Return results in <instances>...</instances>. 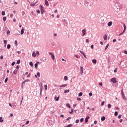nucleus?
Listing matches in <instances>:
<instances>
[{
    "instance_id": "338daca9",
    "label": "nucleus",
    "mask_w": 127,
    "mask_h": 127,
    "mask_svg": "<svg viewBox=\"0 0 127 127\" xmlns=\"http://www.w3.org/2000/svg\"><path fill=\"white\" fill-rule=\"evenodd\" d=\"M94 125H96L97 124V121H94Z\"/></svg>"
},
{
    "instance_id": "f8f14e48",
    "label": "nucleus",
    "mask_w": 127,
    "mask_h": 127,
    "mask_svg": "<svg viewBox=\"0 0 127 127\" xmlns=\"http://www.w3.org/2000/svg\"><path fill=\"white\" fill-rule=\"evenodd\" d=\"M60 87L61 88H65V87H67V84L61 85H60Z\"/></svg>"
},
{
    "instance_id": "0e129e2a",
    "label": "nucleus",
    "mask_w": 127,
    "mask_h": 127,
    "mask_svg": "<svg viewBox=\"0 0 127 127\" xmlns=\"http://www.w3.org/2000/svg\"><path fill=\"white\" fill-rule=\"evenodd\" d=\"M99 85H100V86H103V83L100 82V83H99Z\"/></svg>"
},
{
    "instance_id": "69168bd1",
    "label": "nucleus",
    "mask_w": 127,
    "mask_h": 127,
    "mask_svg": "<svg viewBox=\"0 0 127 127\" xmlns=\"http://www.w3.org/2000/svg\"><path fill=\"white\" fill-rule=\"evenodd\" d=\"M119 122L120 123H123V119H120Z\"/></svg>"
},
{
    "instance_id": "f257e3e1",
    "label": "nucleus",
    "mask_w": 127,
    "mask_h": 127,
    "mask_svg": "<svg viewBox=\"0 0 127 127\" xmlns=\"http://www.w3.org/2000/svg\"><path fill=\"white\" fill-rule=\"evenodd\" d=\"M123 26L124 27V29L123 31V32H122L121 33H120L119 35V36H121V35H123V34H124V33H125V32H126V30L127 29V26H126V24L123 23Z\"/></svg>"
},
{
    "instance_id": "473e14b6",
    "label": "nucleus",
    "mask_w": 127,
    "mask_h": 127,
    "mask_svg": "<svg viewBox=\"0 0 127 127\" xmlns=\"http://www.w3.org/2000/svg\"><path fill=\"white\" fill-rule=\"evenodd\" d=\"M13 73L14 75H15V74H16L17 73V70H14Z\"/></svg>"
},
{
    "instance_id": "79ce46f5",
    "label": "nucleus",
    "mask_w": 127,
    "mask_h": 127,
    "mask_svg": "<svg viewBox=\"0 0 127 127\" xmlns=\"http://www.w3.org/2000/svg\"><path fill=\"white\" fill-rule=\"evenodd\" d=\"M74 113V111H73V109H71V111L69 112V114H73Z\"/></svg>"
},
{
    "instance_id": "6ab92c4d",
    "label": "nucleus",
    "mask_w": 127,
    "mask_h": 127,
    "mask_svg": "<svg viewBox=\"0 0 127 127\" xmlns=\"http://www.w3.org/2000/svg\"><path fill=\"white\" fill-rule=\"evenodd\" d=\"M106 120V117L105 116H103L101 117V121L102 122H104Z\"/></svg>"
},
{
    "instance_id": "a878e982",
    "label": "nucleus",
    "mask_w": 127,
    "mask_h": 127,
    "mask_svg": "<svg viewBox=\"0 0 127 127\" xmlns=\"http://www.w3.org/2000/svg\"><path fill=\"white\" fill-rule=\"evenodd\" d=\"M79 123H80V120L77 119V120L75 121V123H76V124H79Z\"/></svg>"
},
{
    "instance_id": "a18cd8bd",
    "label": "nucleus",
    "mask_w": 127,
    "mask_h": 127,
    "mask_svg": "<svg viewBox=\"0 0 127 127\" xmlns=\"http://www.w3.org/2000/svg\"><path fill=\"white\" fill-rule=\"evenodd\" d=\"M31 6H34L35 5V3H31L30 4Z\"/></svg>"
},
{
    "instance_id": "774afa93",
    "label": "nucleus",
    "mask_w": 127,
    "mask_h": 127,
    "mask_svg": "<svg viewBox=\"0 0 127 127\" xmlns=\"http://www.w3.org/2000/svg\"><path fill=\"white\" fill-rule=\"evenodd\" d=\"M124 53L125 54H127V51H124Z\"/></svg>"
},
{
    "instance_id": "de8ad7c7",
    "label": "nucleus",
    "mask_w": 127,
    "mask_h": 127,
    "mask_svg": "<svg viewBox=\"0 0 127 127\" xmlns=\"http://www.w3.org/2000/svg\"><path fill=\"white\" fill-rule=\"evenodd\" d=\"M76 99H77V101H82V99L79 97H77Z\"/></svg>"
},
{
    "instance_id": "b1692460",
    "label": "nucleus",
    "mask_w": 127,
    "mask_h": 127,
    "mask_svg": "<svg viewBox=\"0 0 127 127\" xmlns=\"http://www.w3.org/2000/svg\"><path fill=\"white\" fill-rule=\"evenodd\" d=\"M82 96H83V93L82 92H80L78 94V97H82Z\"/></svg>"
},
{
    "instance_id": "c85d7f7f",
    "label": "nucleus",
    "mask_w": 127,
    "mask_h": 127,
    "mask_svg": "<svg viewBox=\"0 0 127 127\" xmlns=\"http://www.w3.org/2000/svg\"><path fill=\"white\" fill-rule=\"evenodd\" d=\"M1 14L2 15H5V12L4 11H2Z\"/></svg>"
},
{
    "instance_id": "5701e85b",
    "label": "nucleus",
    "mask_w": 127,
    "mask_h": 127,
    "mask_svg": "<svg viewBox=\"0 0 127 127\" xmlns=\"http://www.w3.org/2000/svg\"><path fill=\"white\" fill-rule=\"evenodd\" d=\"M64 81H67V80H68V77L67 76H64Z\"/></svg>"
},
{
    "instance_id": "7c9ffc66",
    "label": "nucleus",
    "mask_w": 127,
    "mask_h": 127,
    "mask_svg": "<svg viewBox=\"0 0 127 127\" xmlns=\"http://www.w3.org/2000/svg\"><path fill=\"white\" fill-rule=\"evenodd\" d=\"M25 83H28V82H30V80L29 79H26L24 80Z\"/></svg>"
},
{
    "instance_id": "052dcab7",
    "label": "nucleus",
    "mask_w": 127,
    "mask_h": 127,
    "mask_svg": "<svg viewBox=\"0 0 127 127\" xmlns=\"http://www.w3.org/2000/svg\"><path fill=\"white\" fill-rule=\"evenodd\" d=\"M28 124H29V121H27L25 125H28Z\"/></svg>"
},
{
    "instance_id": "4468645a",
    "label": "nucleus",
    "mask_w": 127,
    "mask_h": 127,
    "mask_svg": "<svg viewBox=\"0 0 127 127\" xmlns=\"http://www.w3.org/2000/svg\"><path fill=\"white\" fill-rule=\"evenodd\" d=\"M45 3L47 6H48L49 5V3L48 2V1L47 0H45Z\"/></svg>"
},
{
    "instance_id": "864d4df0",
    "label": "nucleus",
    "mask_w": 127,
    "mask_h": 127,
    "mask_svg": "<svg viewBox=\"0 0 127 127\" xmlns=\"http://www.w3.org/2000/svg\"><path fill=\"white\" fill-rule=\"evenodd\" d=\"M15 64V62H12V64H11V65H12V66H14Z\"/></svg>"
},
{
    "instance_id": "4d7b16f0",
    "label": "nucleus",
    "mask_w": 127,
    "mask_h": 127,
    "mask_svg": "<svg viewBox=\"0 0 127 127\" xmlns=\"http://www.w3.org/2000/svg\"><path fill=\"white\" fill-rule=\"evenodd\" d=\"M117 42V39H114L113 40V42L114 43H115V42Z\"/></svg>"
},
{
    "instance_id": "e433bc0d",
    "label": "nucleus",
    "mask_w": 127,
    "mask_h": 127,
    "mask_svg": "<svg viewBox=\"0 0 127 127\" xmlns=\"http://www.w3.org/2000/svg\"><path fill=\"white\" fill-rule=\"evenodd\" d=\"M29 65H30V66H33V63H32V62H30L29 63Z\"/></svg>"
},
{
    "instance_id": "393cba45",
    "label": "nucleus",
    "mask_w": 127,
    "mask_h": 127,
    "mask_svg": "<svg viewBox=\"0 0 127 127\" xmlns=\"http://www.w3.org/2000/svg\"><path fill=\"white\" fill-rule=\"evenodd\" d=\"M10 47H11L10 44H8V45H7V49H10Z\"/></svg>"
},
{
    "instance_id": "1a4fd4ad",
    "label": "nucleus",
    "mask_w": 127,
    "mask_h": 127,
    "mask_svg": "<svg viewBox=\"0 0 127 127\" xmlns=\"http://www.w3.org/2000/svg\"><path fill=\"white\" fill-rule=\"evenodd\" d=\"M80 52L81 54H82V55H83L84 57L86 58V59H87V56H86V55L85 54V53H84V52L82 51H80Z\"/></svg>"
},
{
    "instance_id": "3c124183",
    "label": "nucleus",
    "mask_w": 127,
    "mask_h": 127,
    "mask_svg": "<svg viewBox=\"0 0 127 127\" xmlns=\"http://www.w3.org/2000/svg\"><path fill=\"white\" fill-rule=\"evenodd\" d=\"M36 55H37V56H39V52H38V51L36 52Z\"/></svg>"
},
{
    "instance_id": "6e6d98bb",
    "label": "nucleus",
    "mask_w": 127,
    "mask_h": 127,
    "mask_svg": "<svg viewBox=\"0 0 127 127\" xmlns=\"http://www.w3.org/2000/svg\"><path fill=\"white\" fill-rule=\"evenodd\" d=\"M44 87H45V90H47V85H45Z\"/></svg>"
},
{
    "instance_id": "2eb2a0df",
    "label": "nucleus",
    "mask_w": 127,
    "mask_h": 127,
    "mask_svg": "<svg viewBox=\"0 0 127 127\" xmlns=\"http://www.w3.org/2000/svg\"><path fill=\"white\" fill-rule=\"evenodd\" d=\"M103 38L104 40H107V39H108V36H107V34L104 35Z\"/></svg>"
},
{
    "instance_id": "8fccbe9b",
    "label": "nucleus",
    "mask_w": 127,
    "mask_h": 127,
    "mask_svg": "<svg viewBox=\"0 0 127 127\" xmlns=\"http://www.w3.org/2000/svg\"><path fill=\"white\" fill-rule=\"evenodd\" d=\"M0 59L1 60H2V59H3V56H2V55L0 56Z\"/></svg>"
},
{
    "instance_id": "c756f323",
    "label": "nucleus",
    "mask_w": 127,
    "mask_h": 127,
    "mask_svg": "<svg viewBox=\"0 0 127 127\" xmlns=\"http://www.w3.org/2000/svg\"><path fill=\"white\" fill-rule=\"evenodd\" d=\"M3 122V120L2 119V117H0V123H2Z\"/></svg>"
},
{
    "instance_id": "f3484780",
    "label": "nucleus",
    "mask_w": 127,
    "mask_h": 127,
    "mask_svg": "<svg viewBox=\"0 0 127 127\" xmlns=\"http://www.w3.org/2000/svg\"><path fill=\"white\" fill-rule=\"evenodd\" d=\"M60 98V97H57V96H55V101H59V98Z\"/></svg>"
},
{
    "instance_id": "20e7f679",
    "label": "nucleus",
    "mask_w": 127,
    "mask_h": 127,
    "mask_svg": "<svg viewBox=\"0 0 127 127\" xmlns=\"http://www.w3.org/2000/svg\"><path fill=\"white\" fill-rule=\"evenodd\" d=\"M49 55H51V58L53 60H54L55 59V56L53 54V53L50 52L49 53Z\"/></svg>"
},
{
    "instance_id": "603ef678",
    "label": "nucleus",
    "mask_w": 127,
    "mask_h": 127,
    "mask_svg": "<svg viewBox=\"0 0 127 127\" xmlns=\"http://www.w3.org/2000/svg\"><path fill=\"white\" fill-rule=\"evenodd\" d=\"M71 118H72V117H69L67 118L66 119V121H69V120H71Z\"/></svg>"
},
{
    "instance_id": "cd10ccee",
    "label": "nucleus",
    "mask_w": 127,
    "mask_h": 127,
    "mask_svg": "<svg viewBox=\"0 0 127 127\" xmlns=\"http://www.w3.org/2000/svg\"><path fill=\"white\" fill-rule=\"evenodd\" d=\"M108 109H111V108H112V106L111 105V104H108Z\"/></svg>"
},
{
    "instance_id": "412c9836",
    "label": "nucleus",
    "mask_w": 127,
    "mask_h": 127,
    "mask_svg": "<svg viewBox=\"0 0 127 127\" xmlns=\"http://www.w3.org/2000/svg\"><path fill=\"white\" fill-rule=\"evenodd\" d=\"M69 92H70V90L68 89V90H65L64 91V94H67V93H69Z\"/></svg>"
},
{
    "instance_id": "bb28decb",
    "label": "nucleus",
    "mask_w": 127,
    "mask_h": 127,
    "mask_svg": "<svg viewBox=\"0 0 127 127\" xmlns=\"http://www.w3.org/2000/svg\"><path fill=\"white\" fill-rule=\"evenodd\" d=\"M25 83V82H24V81L21 84V87L23 88V87H24V83Z\"/></svg>"
},
{
    "instance_id": "9d476101",
    "label": "nucleus",
    "mask_w": 127,
    "mask_h": 127,
    "mask_svg": "<svg viewBox=\"0 0 127 127\" xmlns=\"http://www.w3.org/2000/svg\"><path fill=\"white\" fill-rule=\"evenodd\" d=\"M64 26H67L68 25V23H67V21L66 20H64Z\"/></svg>"
},
{
    "instance_id": "680f3d73",
    "label": "nucleus",
    "mask_w": 127,
    "mask_h": 127,
    "mask_svg": "<svg viewBox=\"0 0 127 127\" xmlns=\"http://www.w3.org/2000/svg\"><path fill=\"white\" fill-rule=\"evenodd\" d=\"M16 69H17V70H18V69H19V66L17 65V66H16Z\"/></svg>"
},
{
    "instance_id": "f03ea898",
    "label": "nucleus",
    "mask_w": 127,
    "mask_h": 127,
    "mask_svg": "<svg viewBox=\"0 0 127 127\" xmlns=\"http://www.w3.org/2000/svg\"><path fill=\"white\" fill-rule=\"evenodd\" d=\"M40 9L42 14L45 13V10H44V8L42 6V5H40Z\"/></svg>"
},
{
    "instance_id": "09e8293b",
    "label": "nucleus",
    "mask_w": 127,
    "mask_h": 127,
    "mask_svg": "<svg viewBox=\"0 0 127 127\" xmlns=\"http://www.w3.org/2000/svg\"><path fill=\"white\" fill-rule=\"evenodd\" d=\"M92 95H93V93H92V92H90L89 93V97H92Z\"/></svg>"
},
{
    "instance_id": "5fc2aeb1",
    "label": "nucleus",
    "mask_w": 127,
    "mask_h": 127,
    "mask_svg": "<svg viewBox=\"0 0 127 127\" xmlns=\"http://www.w3.org/2000/svg\"><path fill=\"white\" fill-rule=\"evenodd\" d=\"M104 105H105V102L102 101V102H101V106H104Z\"/></svg>"
},
{
    "instance_id": "0eeeda50",
    "label": "nucleus",
    "mask_w": 127,
    "mask_h": 127,
    "mask_svg": "<svg viewBox=\"0 0 127 127\" xmlns=\"http://www.w3.org/2000/svg\"><path fill=\"white\" fill-rule=\"evenodd\" d=\"M90 119V117L87 116L86 118L85 119V123L87 124L88 122H89V119Z\"/></svg>"
},
{
    "instance_id": "423d86ee",
    "label": "nucleus",
    "mask_w": 127,
    "mask_h": 127,
    "mask_svg": "<svg viewBox=\"0 0 127 127\" xmlns=\"http://www.w3.org/2000/svg\"><path fill=\"white\" fill-rule=\"evenodd\" d=\"M40 90V96H42V84L39 85Z\"/></svg>"
},
{
    "instance_id": "37998d69",
    "label": "nucleus",
    "mask_w": 127,
    "mask_h": 127,
    "mask_svg": "<svg viewBox=\"0 0 127 127\" xmlns=\"http://www.w3.org/2000/svg\"><path fill=\"white\" fill-rule=\"evenodd\" d=\"M3 43L4 44H6V43H7V41H6V40H4L3 41Z\"/></svg>"
},
{
    "instance_id": "13d9d810",
    "label": "nucleus",
    "mask_w": 127,
    "mask_h": 127,
    "mask_svg": "<svg viewBox=\"0 0 127 127\" xmlns=\"http://www.w3.org/2000/svg\"><path fill=\"white\" fill-rule=\"evenodd\" d=\"M90 47L92 49H94V45H91Z\"/></svg>"
},
{
    "instance_id": "a19ab883",
    "label": "nucleus",
    "mask_w": 127,
    "mask_h": 127,
    "mask_svg": "<svg viewBox=\"0 0 127 127\" xmlns=\"http://www.w3.org/2000/svg\"><path fill=\"white\" fill-rule=\"evenodd\" d=\"M3 21H6V17H3Z\"/></svg>"
},
{
    "instance_id": "4c0bfd02",
    "label": "nucleus",
    "mask_w": 127,
    "mask_h": 127,
    "mask_svg": "<svg viewBox=\"0 0 127 127\" xmlns=\"http://www.w3.org/2000/svg\"><path fill=\"white\" fill-rule=\"evenodd\" d=\"M17 43H18V42L17 40H15L14 41V44H15V45H16V46H17Z\"/></svg>"
},
{
    "instance_id": "39448f33",
    "label": "nucleus",
    "mask_w": 127,
    "mask_h": 127,
    "mask_svg": "<svg viewBox=\"0 0 127 127\" xmlns=\"http://www.w3.org/2000/svg\"><path fill=\"white\" fill-rule=\"evenodd\" d=\"M122 98L124 100H126V96H125V93H124V90H122Z\"/></svg>"
},
{
    "instance_id": "bf43d9fd",
    "label": "nucleus",
    "mask_w": 127,
    "mask_h": 127,
    "mask_svg": "<svg viewBox=\"0 0 127 127\" xmlns=\"http://www.w3.org/2000/svg\"><path fill=\"white\" fill-rule=\"evenodd\" d=\"M121 118H122V115H119L118 116V119H121Z\"/></svg>"
},
{
    "instance_id": "72a5a7b5",
    "label": "nucleus",
    "mask_w": 127,
    "mask_h": 127,
    "mask_svg": "<svg viewBox=\"0 0 127 127\" xmlns=\"http://www.w3.org/2000/svg\"><path fill=\"white\" fill-rule=\"evenodd\" d=\"M8 81V78L6 77L4 80V83H6Z\"/></svg>"
},
{
    "instance_id": "dca6fc26",
    "label": "nucleus",
    "mask_w": 127,
    "mask_h": 127,
    "mask_svg": "<svg viewBox=\"0 0 127 127\" xmlns=\"http://www.w3.org/2000/svg\"><path fill=\"white\" fill-rule=\"evenodd\" d=\"M32 56H33V57H36V53H35V52H33Z\"/></svg>"
},
{
    "instance_id": "9b49d317",
    "label": "nucleus",
    "mask_w": 127,
    "mask_h": 127,
    "mask_svg": "<svg viewBox=\"0 0 127 127\" xmlns=\"http://www.w3.org/2000/svg\"><path fill=\"white\" fill-rule=\"evenodd\" d=\"M83 69H84V67L82 66H80V73L81 75H83Z\"/></svg>"
},
{
    "instance_id": "49530a36",
    "label": "nucleus",
    "mask_w": 127,
    "mask_h": 127,
    "mask_svg": "<svg viewBox=\"0 0 127 127\" xmlns=\"http://www.w3.org/2000/svg\"><path fill=\"white\" fill-rule=\"evenodd\" d=\"M114 115H115V116H118V112L116 111V112H115V113H114Z\"/></svg>"
},
{
    "instance_id": "f704fd0d",
    "label": "nucleus",
    "mask_w": 127,
    "mask_h": 127,
    "mask_svg": "<svg viewBox=\"0 0 127 127\" xmlns=\"http://www.w3.org/2000/svg\"><path fill=\"white\" fill-rule=\"evenodd\" d=\"M67 127H73V124H69L68 125L66 126Z\"/></svg>"
},
{
    "instance_id": "ea45409f",
    "label": "nucleus",
    "mask_w": 127,
    "mask_h": 127,
    "mask_svg": "<svg viewBox=\"0 0 127 127\" xmlns=\"http://www.w3.org/2000/svg\"><path fill=\"white\" fill-rule=\"evenodd\" d=\"M37 76H38V77H40V72H38L37 73Z\"/></svg>"
},
{
    "instance_id": "6e6552de",
    "label": "nucleus",
    "mask_w": 127,
    "mask_h": 127,
    "mask_svg": "<svg viewBox=\"0 0 127 127\" xmlns=\"http://www.w3.org/2000/svg\"><path fill=\"white\" fill-rule=\"evenodd\" d=\"M82 32L83 33L82 36H85V35H86V29H83L82 30Z\"/></svg>"
},
{
    "instance_id": "ddd939ff",
    "label": "nucleus",
    "mask_w": 127,
    "mask_h": 127,
    "mask_svg": "<svg viewBox=\"0 0 127 127\" xmlns=\"http://www.w3.org/2000/svg\"><path fill=\"white\" fill-rule=\"evenodd\" d=\"M24 33V28L22 27V29L21 30V34L22 35Z\"/></svg>"
},
{
    "instance_id": "aec40b11",
    "label": "nucleus",
    "mask_w": 127,
    "mask_h": 127,
    "mask_svg": "<svg viewBox=\"0 0 127 127\" xmlns=\"http://www.w3.org/2000/svg\"><path fill=\"white\" fill-rule=\"evenodd\" d=\"M92 63H93V64H97V60L93 59L92 60Z\"/></svg>"
},
{
    "instance_id": "7ed1b4c3",
    "label": "nucleus",
    "mask_w": 127,
    "mask_h": 127,
    "mask_svg": "<svg viewBox=\"0 0 127 127\" xmlns=\"http://www.w3.org/2000/svg\"><path fill=\"white\" fill-rule=\"evenodd\" d=\"M111 81L113 84H116V83H117V79L115 77L111 78Z\"/></svg>"
},
{
    "instance_id": "c03bdc74",
    "label": "nucleus",
    "mask_w": 127,
    "mask_h": 127,
    "mask_svg": "<svg viewBox=\"0 0 127 127\" xmlns=\"http://www.w3.org/2000/svg\"><path fill=\"white\" fill-rule=\"evenodd\" d=\"M34 66L35 68H37V67H38V64H35Z\"/></svg>"
},
{
    "instance_id": "a211bd4d",
    "label": "nucleus",
    "mask_w": 127,
    "mask_h": 127,
    "mask_svg": "<svg viewBox=\"0 0 127 127\" xmlns=\"http://www.w3.org/2000/svg\"><path fill=\"white\" fill-rule=\"evenodd\" d=\"M112 25H113V22H112V21H110V22H108V26H111Z\"/></svg>"
},
{
    "instance_id": "4be33fe9",
    "label": "nucleus",
    "mask_w": 127,
    "mask_h": 127,
    "mask_svg": "<svg viewBox=\"0 0 127 127\" xmlns=\"http://www.w3.org/2000/svg\"><path fill=\"white\" fill-rule=\"evenodd\" d=\"M109 45H110V44H108L106 45V46L105 48V50H107L108 49V48L109 47Z\"/></svg>"
},
{
    "instance_id": "58836bf2",
    "label": "nucleus",
    "mask_w": 127,
    "mask_h": 127,
    "mask_svg": "<svg viewBox=\"0 0 127 127\" xmlns=\"http://www.w3.org/2000/svg\"><path fill=\"white\" fill-rule=\"evenodd\" d=\"M80 122V123H83V122H84V118H81Z\"/></svg>"
},
{
    "instance_id": "e2e57ef3",
    "label": "nucleus",
    "mask_w": 127,
    "mask_h": 127,
    "mask_svg": "<svg viewBox=\"0 0 127 127\" xmlns=\"http://www.w3.org/2000/svg\"><path fill=\"white\" fill-rule=\"evenodd\" d=\"M86 42L87 43H89V39H87L86 40Z\"/></svg>"
},
{
    "instance_id": "2f4dec72",
    "label": "nucleus",
    "mask_w": 127,
    "mask_h": 127,
    "mask_svg": "<svg viewBox=\"0 0 127 127\" xmlns=\"http://www.w3.org/2000/svg\"><path fill=\"white\" fill-rule=\"evenodd\" d=\"M16 64H20V60H18L17 61Z\"/></svg>"
},
{
    "instance_id": "c9c22d12",
    "label": "nucleus",
    "mask_w": 127,
    "mask_h": 127,
    "mask_svg": "<svg viewBox=\"0 0 127 127\" xmlns=\"http://www.w3.org/2000/svg\"><path fill=\"white\" fill-rule=\"evenodd\" d=\"M66 107H68V108H71V106H70L69 104L67 103L66 104Z\"/></svg>"
}]
</instances>
